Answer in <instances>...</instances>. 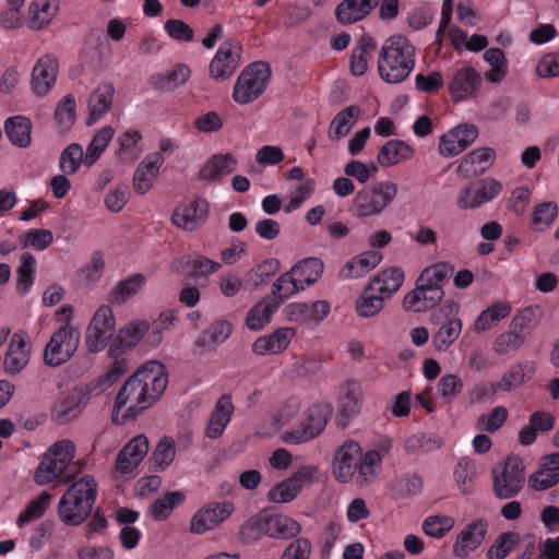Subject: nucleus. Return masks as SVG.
Wrapping results in <instances>:
<instances>
[{
    "label": "nucleus",
    "instance_id": "nucleus-9",
    "mask_svg": "<svg viewBox=\"0 0 559 559\" xmlns=\"http://www.w3.org/2000/svg\"><path fill=\"white\" fill-rule=\"evenodd\" d=\"M331 415L332 407L329 404L312 405L305 420L295 429L285 431L282 440L287 444H299L317 438L324 430Z\"/></svg>",
    "mask_w": 559,
    "mask_h": 559
},
{
    "label": "nucleus",
    "instance_id": "nucleus-47",
    "mask_svg": "<svg viewBox=\"0 0 559 559\" xmlns=\"http://www.w3.org/2000/svg\"><path fill=\"white\" fill-rule=\"evenodd\" d=\"M233 324L226 320H217L212 323L200 336L197 344L206 349H214L223 344L231 334Z\"/></svg>",
    "mask_w": 559,
    "mask_h": 559
},
{
    "label": "nucleus",
    "instance_id": "nucleus-3",
    "mask_svg": "<svg viewBox=\"0 0 559 559\" xmlns=\"http://www.w3.org/2000/svg\"><path fill=\"white\" fill-rule=\"evenodd\" d=\"M97 497L94 477L85 475L69 486L58 503L60 521L70 526L81 525L92 513Z\"/></svg>",
    "mask_w": 559,
    "mask_h": 559
},
{
    "label": "nucleus",
    "instance_id": "nucleus-56",
    "mask_svg": "<svg viewBox=\"0 0 559 559\" xmlns=\"http://www.w3.org/2000/svg\"><path fill=\"white\" fill-rule=\"evenodd\" d=\"M115 130L110 126L103 127L92 139L90 144L87 145L84 164L86 166H92L96 163V160L100 157L105 148L110 143L114 138Z\"/></svg>",
    "mask_w": 559,
    "mask_h": 559
},
{
    "label": "nucleus",
    "instance_id": "nucleus-35",
    "mask_svg": "<svg viewBox=\"0 0 559 559\" xmlns=\"http://www.w3.org/2000/svg\"><path fill=\"white\" fill-rule=\"evenodd\" d=\"M234 412L230 395L224 394L216 402L214 412L209 420L206 436L212 439L218 438L228 425Z\"/></svg>",
    "mask_w": 559,
    "mask_h": 559
},
{
    "label": "nucleus",
    "instance_id": "nucleus-48",
    "mask_svg": "<svg viewBox=\"0 0 559 559\" xmlns=\"http://www.w3.org/2000/svg\"><path fill=\"white\" fill-rule=\"evenodd\" d=\"M511 307L507 302H496L479 313L474 322L473 330L476 333H483L491 329L497 322L508 317Z\"/></svg>",
    "mask_w": 559,
    "mask_h": 559
},
{
    "label": "nucleus",
    "instance_id": "nucleus-28",
    "mask_svg": "<svg viewBox=\"0 0 559 559\" xmlns=\"http://www.w3.org/2000/svg\"><path fill=\"white\" fill-rule=\"evenodd\" d=\"M114 95L115 87L111 83H103L92 92L87 102L88 117L86 123L88 126L94 124L109 111Z\"/></svg>",
    "mask_w": 559,
    "mask_h": 559
},
{
    "label": "nucleus",
    "instance_id": "nucleus-22",
    "mask_svg": "<svg viewBox=\"0 0 559 559\" xmlns=\"http://www.w3.org/2000/svg\"><path fill=\"white\" fill-rule=\"evenodd\" d=\"M148 448V440L144 435L132 438L117 455V471L122 474L133 471L146 456Z\"/></svg>",
    "mask_w": 559,
    "mask_h": 559
},
{
    "label": "nucleus",
    "instance_id": "nucleus-18",
    "mask_svg": "<svg viewBox=\"0 0 559 559\" xmlns=\"http://www.w3.org/2000/svg\"><path fill=\"white\" fill-rule=\"evenodd\" d=\"M31 352L26 332L17 331L13 333L3 358L4 372L11 376L19 374L28 365Z\"/></svg>",
    "mask_w": 559,
    "mask_h": 559
},
{
    "label": "nucleus",
    "instance_id": "nucleus-6",
    "mask_svg": "<svg viewBox=\"0 0 559 559\" xmlns=\"http://www.w3.org/2000/svg\"><path fill=\"white\" fill-rule=\"evenodd\" d=\"M271 74V67L266 62L257 61L247 66L235 82L233 99L239 105L257 100L267 88Z\"/></svg>",
    "mask_w": 559,
    "mask_h": 559
},
{
    "label": "nucleus",
    "instance_id": "nucleus-29",
    "mask_svg": "<svg viewBox=\"0 0 559 559\" xmlns=\"http://www.w3.org/2000/svg\"><path fill=\"white\" fill-rule=\"evenodd\" d=\"M382 260L378 251H366L347 261L338 271L341 280L359 278L373 270Z\"/></svg>",
    "mask_w": 559,
    "mask_h": 559
},
{
    "label": "nucleus",
    "instance_id": "nucleus-7",
    "mask_svg": "<svg viewBox=\"0 0 559 559\" xmlns=\"http://www.w3.org/2000/svg\"><path fill=\"white\" fill-rule=\"evenodd\" d=\"M492 489L499 499L516 496L524 486L525 468L521 457L508 456L491 472Z\"/></svg>",
    "mask_w": 559,
    "mask_h": 559
},
{
    "label": "nucleus",
    "instance_id": "nucleus-23",
    "mask_svg": "<svg viewBox=\"0 0 559 559\" xmlns=\"http://www.w3.org/2000/svg\"><path fill=\"white\" fill-rule=\"evenodd\" d=\"M207 213L209 205L205 201L193 200L187 205L177 207L171 221L179 228L192 231L205 223Z\"/></svg>",
    "mask_w": 559,
    "mask_h": 559
},
{
    "label": "nucleus",
    "instance_id": "nucleus-27",
    "mask_svg": "<svg viewBox=\"0 0 559 559\" xmlns=\"http://www.w3.org/2000/svg\"><path fill=\"white\" fill-rule=\"evenodd\" d=\"M496 157V152L490 147H479L461 160L457 167V174L464 178L476 177L483 175Z\"/></svg>",
    "mask_w": 559,
    "mask_h": 559
},
{
    "label": "nucleus",
    "instance_id": "nucleus-34",
    "mask_svg": "<svg viewBox=\"0 0 559 559\" xmlns=\"http://www.w3.org/2000/svg\"><path fill=\"white\" fill-rule=\"evenodd\" d=\"M414 148L402 140H390L379 151L377 162L382 167H392L413 158Z\"/></svg>",
    "mask_w": 559,
    "mask_h": 559
},
{
    "label": "nucleus",
    "instance_id": "nucleus-43",
    "mask_svg": "<svg viewBox=\"0 0 559 559\" xmlns=\"http://www.w3.org/2000/svg\"><path fill=\"white\" fill-rule=\"evenodd\" d=\"M454 266L449 262H439L426 267L417 278L430 289L443 290V285L453 275Z\"/></svg>",
    "mask_w": 559,
    "mask_h": 559
},
{
    "label": "nucleus",
    "instance_id": "nucleus-58",
    "mask_svg": "<svg viewBox=\"0 0 559 559\" xmlns=\"http://www.w3.org/2000/svg\"><path fill=\"white\" fill-rule=\"evenodd\" d=\"M299 290H304L302 286L296 281L290 270L280 275L272 285L273 299L280 304L297 294Z\"/></svg>",
    "mask_w": 559,
    "mask_h": 559
},
{
    "label": "nucleus",
    "instance_id": "nucleus-17",
    "mask_svg": "<svg viewBox=\"0 0 559 559\" xmlns=\"http://www.w3.org/2000/svg\"><path fill=\"white\" fill-rule=\"evenodd\" d=\"M254 526L259 533L280 539L293 538L301 531L297 521L283 514H261L255 519Z\"/></svg>",
    "mask_w": 559,
    "mask_h": 559
},
{
    "label": "nucleus",
    "instance_id": "nucleus-20",
    "mask_svg": "<svg viewBox=\"0 0 559 559\" xmlns=\"http://www.w3.org/2000/svg\"><path fill=\"white\" fill-rule=\"evenodd\" d=\"M488 524L484 520H476L467 524L457 535L453 545V555L465 558L474 551L485 539Z\"/></svg>",
    "mask_w": 559,
    "mask_h": 559
},
{
    "label": "nucleus",
    "instance_id": "nucleus-41",
    "mask_svg": "<svg viewBox=\"0 0 559 559\" xmlns=\"http://www.w3.org/2000/svg\"><path fill=\"white\" fill-rule=\"evenodd\" d=\"M323 262L318 258H307L297 262L292 269L296 281L302 289L314 284L323 273Z\"/></svg>",
    "mask_w": 559,
    "mask_h": 559
},
{
    "label": "nucleus",
    "instance_id": "nucleus-1",
    "mask_svg": "<svg viewBox=\"0 0 559 559\" xmlns=\"http://www.w3.org/2000/svg\"><path fill=\"white\" fill-rule=\"evenodd\" d=\"M380 464L381 455L378 451L361 454L358 442L346 440L334 453L332 474L338 483L346 484L355 477L358 486H365L376 478Z\"/></svg>",
    "mask_w": 559,
    "mask_h": 559
},
{
    "label": "nucleus",
    "instance_id": "nucleus-60",
    "mask_svg": "<svg viewBox=\"0 0 559 559\" xmlns=\"http://www.w3.org/2000/svg\"><path fill=\"white\" fill-rule=\"evenodd\" d=\"M57 13V8L49 0H34L29 5L31 27L40 29L46 26Z\"/></svg>",
    "mask_w": 559,
    "mask_h": 559
},
{
    "label": "nucleus",
    "instance_id": "nucleus-63",
    "mask_svg": "<svg viewBox=\"0 0 559 559\" xmlns=\"http://www.w3.org/2000/svg\"><path fill=\"white\" fill-rule=\"evenodd\" d=\"M75 99L71 94L66 95L57 105L55 119L62 132L69 131L75 121Z\"/></svg>",
    "mask_w": 559,
    "mask_h": 559
},
{
    "label": "nucleus",
    "instance_id": "nucleus-19",
    "mask_svg": "<svg viewBox=\"0 0 559 559\" xmlns=\"http://www.w3.org/2000/svg\"><path fill=\"white\" fill-rule=\"evenodd\" d=\"M330 304L325 300L313 302H293L286 306L285 312L289 321L301 324L320 323L330 313Z\"/></svg>",
    "mask_w": 559,
    "mask_h": 559
},
{
    "label": "nucleus",
    "instance_id": "nucleus-26",
    "mask_svg": "<svg viewBox=\"0 0 559 559\" xmlns=\"http://www.w3.org/2000/svg\"><path fill=\"white\" fill-rule=\"evenodd\" d=\"M481 79L472 67L459 69L449 85V92L454 102L471 97L479 86Z\"/></svg>",
    "mask_w": 559,
    "mask_h": 559
},
{
    "label": "nucleus",
    "instance_id": "nucleus-30",
    "mask_svg": "<svg viewBox=\"0 0 559 559\" xmlns=\"http://www.w3.org/2000/svg\"><path fill=\"white\" fill-rule=\"evenodd\" d=\"M237 164L236 157L230 153L215 154L200 169L199 179L219 181L222 178L234 173Z\"/></svg>",
    "mask_w": 559,
    "mask_h": 559
},
{
    "label": "nucleus",
    "instance_id": "nucleus-45",
    "mask_svg": "<svg viewBox=\"0 0 559 559\" xmlns=\"http://www.w3.org/2000/svg\"><path fill=\"white\" fill-rule=\"evenodd\" d=\"M442 445V439L436 435L418 432L407 437L403 449L407 455H419L432 452Z\"/></svg>",
    "mask_w": 559,
    "mask_h": 559
},
{
    "label": "nucleus",
    "instance_id": "nucleus-16",
    "mask_svg": "<svg viewBox=\"0 0 559 559\" xmlns=\"http://www.w3.org/2000/svg\"><path fill=\"white\" fill-rule=\"evenodd\" d=\"M477 136L478 129L475 124H459L440 136L439 153L444 157L456 156L472 145Z\"/></svg>",
    "mask_w": 559,
    "mask_h": 559
},
{
    "label": "nucleus",
    "instance_id": "nucleus-42",
    "mask_svg": "<svg viewBox=\"0 0 559 559\" xmlns=\"http://www.w3.org/2000/svg\"><path fill=\"white\" fill-rule=\"evenodd\" d=\"M359 115L360 108L355 105L349 106L336 114L330 123L329 139L331 141H340L342 138H344L350 131Z\"/></svg>",
    "mask_w": 559,
    "mask_h": 559
},
{
    "label": "nucleus",
    "instance_id": "nucleus-21",
    "mask_svg": "<svg viewBox=\"0 0 559 559\" xmlns=\"http://www.w3.org/2000/svg\"><path fill=\"white\" fill-rule=\"evenodd\" d=\"M58 74V61L52 55L40 57L32 71V87L38 96L46 95L55 85Z\"/></svg>",
    "mask_w": 559,
    "mask_h": 559
},
{
    "label": "nucleus",
    "instance_id": "nucleus-46",
    "mask_svg": "<svg viewBox=\"0 0 559 559\" xmlns=\"http://www.w3.org/2000/svg\"><path fill=\"white\" fill-rule=\"evenodd\" d=\"M145 284V276L134 274L118 282L116 287L109 293L108 301L114 305H122L130 297L136 295Z\"/></svg>",
    "mask_w": 559,
    "mask_h": 559
},
{
    "label": "nucleus",
    "instance_id": "nucleus-4",
    "mask_svg": "<svg viewBox=\"0 0 559 559\" xmlns=\"http://www.w3.org/2000/svg\"><path fill=\"white\" fill-rule=\"evenodd\" d=\"M74 456L75 447L72 441L64 439L55 442L44 454L35 471L34 478L36 484L44 486L58 478L62 483L70 481L78 472L67 473Z\"/></svg>",
    "mask_w": 559,
    "mask_h": 559
},
{
    "label": "nucleus",
    "instance_id": "nucleus-62",
    "mask_svg": "<svg viewBox=\"0 0 559 559\" xmlns=\"http://www.w3.org/2000/svg\"><path fill=\"white\" fill-rule=\"evenodd\" d=\"M540 319V308L538 306H530L513 318L511 328L515 331H520L525 336L538 325Z\"/></svg>",
    "mask_w": 559,
    "mask_h": 559
},
{
    "label": "nucleus",
    "instance_id": "nucleus-32",
    "mask_svg": "<svg viewBox=\"0 0 559 559\" xmlns=\"http://www.w3.org/2000/svg\"><path fill=\"white\" fill-rule=\"evenodd\" d=\"M147 330L148 323L146 321L130 322L126 328L119 331L116 342L109 347V355L117 357L127 348L135 346Z\"/></svg>",
    "mask_w": 559,
    "mask_h": 559
},
{
    "label": "nucleus",
    "instance_id": "nucleus-40",
    "mask_svg": "<svg viewBox=\"0 0 559 559\" xmlns=\"http://www.w3.org/2000/svg\"><path fill=\"white\" fill-rule=\"evenodd\" d=\"M403 281V270L394 266L382 271L369 285L384 298L390 299L392 295L400 289Z\"/></svg>",
    "mask_w": 559,
    "mask_h": 559
},
{
    "label": "nucleus",
    "instance_id": "nucleus-53",
    "mask_svg": "<svg viewBox=\"0 0 559 559\" xmlns=\"http://www.w3.org/2000/svg\"><path fill=\"white\" fill-rule=\"evenodd\" d=\"M361 390L358 383L347 382L340 400V416L349 419L360 411Z\"/></svg>",
    "mask_w": 559,
    "mask_h": 559
},
{
    "label": "nucleus",
    "instance_id": "nucleus-38",
    "mask_svg": "<svg viewBox=\"0 0 559 559\" xmlns=\"http://www.w3.org/2000/svg\"><path fill=\"white\" fill-rule=\"evenodd\" d=\"M4 130L13 145L22 148L29 146L32 142V122L28 118L23 116L10 117L4 122Z\"/></svg>",
    "mask_w": 559,
    "mask_h": 559
},
{
    "label": "nucleus",
    "instance_id": "nucleus-15",
    "mask_svg": "<svg viewBox=\"0 0 559 559\" xmlns=\"http://www.w3.org/2000/svg\"><path fill=\"white\" fill-rule=\"evenodd\" d=\"M231 502L214 503L198 510L190 520V533L201 535L214 530L234 512Z\"/></svg>",
    "mask_w": 559,
    "mask_h": 559
},
{
    "label": "nucleus",
    "instance_id": "nucleus-59",
    "mask_svg": "<svg viewBox=\"0 0 559 559\" xmlns=\"http://www.w3.org/2000/svg\"><path fill=\"white\" fill-rule=\"evenodd\" d=\"M454 477L463 493L472 492L477 477L474 461L467 456L460 459L454 469Z\"/></svg>",
    "mask_w": 559,
    "mask_h": 559
},
{
    "label": "nucleus",
    "instance_id": "nucleus-2",
    "mask_svg": "<svg viewBox=\"0 0 559 559\" xmlns=\"http://www.w3.org/2000/svg\"><path fill=\"white\" fill-rule=\"evenodd\" d=\"M415 47L404 36L394 35L384 40L378 58L380 78L397 84L408 78L415 66Z\"/></svg>",
    "mask_w": 559,
    "mask_h": 559
},
{
    "label": "nucleus",
    "instance_id": "nucleus-61",
    "mask_svg": "<svg viewBox=\"0 0 559 559\" xmlns=\"http://www.w3.org/2000/svg\"><path fill=\"white\" fill-rule=\"evenodd\" d=\"M176 455V445L175 441L170 437H164L160 439V441L156 444L151 460L154 464L155 471H164L166 467H168L171 462L174 461Z\"/></svg>",
    "mask_w": 559,
    "mask_h": 559
},
{
    "label": "nucleus",
    "instance_id": "nucleus-33",
    "mask_svg": "<svg viewBox=\"0 0 559 559\" xmlns=\"http://www.w3.org/2000/svg\"><path fill=\"white\" fill-rule=\"evenodd\" d=\"M294 334L293 329L281 328L271 335L257 338L252 344V350L258 355L278 354L289 345Z\"/></svg>",
    "mask_w": 559,
    "mask_h": 559
},
{
    "label": "nucleus",
    "instance_id": "nucleus-52",
    "mask_svg": "<svg viewBox=\"0 0 559 559\" xmlns=\"http://www.w3.org/2000/svg\"><path fill=\"white\" fill-rule=\"evenodd\" d=\"M182 491L166 492L162 498L156 499L150 507V513L155 521H165L173 510L185 501Z\"/></svg>",
    "mask_w": 559,
    "mask_h": 559
},
{
    "label": "nucleus",
    "instance_id": "nucleus-49",
    "mask_svg": "<svg viewBox=\"0 0 559 559\" xmlns=\"http://www.w3.org/2000/svg\"><path fill=\"white\" fill-rule=\"evenodd\" d=\"M385 300L388 299L368 285L356 301V312L362 318L374 317L383 309Z\"/></svg>",
    "mask_w": 559,
    "mask_h": 559
},
{
    "label": "nucleus",
    "instance_id": "nucleus-54",
    "mask_svg": "<svg viewBox=\"0 0 559 559\" xmlns=\"http://www.w3.org/2000/svg\"><path fill=\"white\" fill-rule=\"evenodd\" d=\"M80 413V405L73 396H60L51 407V418L59 425L70 423L72 419L76 418Z\"/></svg>",
    "mask_w": 559,
    "mask_h": 559
},
{
    "label": "nucleus",
    "instance_id": "nucleus-64",
    "mask_svg": "<svg viewBox=\"0 0 559 559\" xmlns=\"http://www.w3.org/2000/svg\"><path fill=\"white\" fill-rule=\"evenodd\" d=\"M84 156L85 154L83 153V148L80 144H70L60 155L59 166L61 171L66 175L75 174L79 170L80 165L84 163Z\"/></svg>",
    "mask_w": 559,
    "mask_h": 559
},
{
    "label": "nucleus",
    "instance_id": "nucleus-37",
    "mask_svg": "<svg viewBox=\"0 0 559 559\" xmlns=\"http://www.w3.org/2000/svg\"><path fill=\"white\" fill-rule=\"evenodd\" d=\"M280 307V302L271 297H265L257 302L248 312L246 325L248 329L259 331L271 321L273 313Z\"/></svg>",
    "mask_w": 559,
    "mask_h": 559
},
{
    "label": "nucleus",
    "instance_id": "nucleus-8",
    "mask_svg": "<svg viewBox=\"0 0 559 559\" xmlns=\"http://www.w3.org/2000/svg\"><path fill=\"white\" fill-rule=\"evenodd\" d=\"M80 332L71 324L60 326L50 337L44 349V361L49 367L66 364L76 352Z\"/></svg>",
    "mask_w": 559,
    "mask_h": 559
},
{
    "label": "nucleus",
    "instance_id": "nucleus-44",
    "mask_svg": "<svg viewBox=\"0 0 559 559\" xmlns=\"http://www.w3.org/2000/svg\"><path fill=\"white\" fill-rule=\"evenodd\" d=\"M534 372L535 368L531 364H516L503 372L500 381L497 383L499 390L511 392L524 384L526 380L531 379Z\"/></svg>",
    "mask_w": 559,
    "mask_h": 559
},
{
    "label": "nucleus",
    "instance_id": "nucleus-5",
    "mask_svg": "<svg viewBox=\"0 0 559 559\" xmlns=\"http://www.w3.org/2000/svg\"><path fill=\"white\" fill-rule=\"evenodd\" d=\"M397 185L380 181L365 187L353 199L352 212L357 218L380 215L396 198Z\"/></svg>",
    "mask_w": 559,
    "mask_h": 559
},
{
    "label": "nucleus",
    "instance_id": "nucleus-51",
    "mask_svg": "<svg viewBox=\"0 0 559 559\" xmlns=\"http://www.w3.org/2000/svg\"><path fill=\"white\" fill-rule=\"evenodd\" d=\"M376 43L371 38H362L360 44L352 50L350 71L354 75L360 76L368 70V62L372 58Z\"/></svg>",
    "mask_w": 559,
    "mask_h": 559
},
{
    "label": "nucleus",
    "instance_id": "nucleus-25",
    "mask_svg": "<svg viewBox=\"0 0 559 559\" xmlns=\"http://www.w3.org/2000/svg\"><path fill=\"white\" fill-rule=\"evenodd\" d=\"M164 164V156L160 152L146 155L138 165L133 175V189L139 194H145L157 178L159 168Z\"/></svg>",
    "mask_w": 559,
    "mask_h": 559
},
{
    "label": "nucleus",
    "instance_id": "nucleus-36",
    "mask_svg": "<svg viewBox=\"0 0 559 559\" xmlns=\"http://www.w3.org/2000/svg\"><path fill=\"white\" fill-rule=\"evenodd\" d=\"M555 418L550 413L537 411L530 417V424L524 426L519 432V442L522 445H531L538 431L546 432L554 428Z\"/></svg>",
    "mask_w": 559,
    "mask_h": 559
},
{
    "label": "nucleus",
    "instance_id": "nucleus-12",
    "mask_svg": "<svg viewBox=\"0 0 559 559\" xmlns=\"http://www.w3.org/2000/svg\"><path fill=\"white\" fill-rule=\"evenodd\" d=\"M502 191V183L493 178H485L469 183L459 192L456 204L461 210H474L490 202Z\"/></svg>",
    "mask_w": 559,
    "mask_h": 559
},
{
    "label": "nucleus",
    "instance_id": "nucleus-31",
    "mask_svg": "<svg viewBox=\"0 0 559 559\" xmlns=\"http://www.w3.org/2000/svg\"><path fill=\"white\" fill-rule=\"evenodd\" d=\"M380 0H343L335 9V17L343 25L353 24L366 17Z\"/></svg>",
    "mask_w": 559,
    "mask_h": 559
},
{
    "label": "nucleus",
    "instance_id": "nucleus-13",
    "mask_svg": "<svg viewBox=\"0 0 559 559\" xmlns=\"http://www.w3.org/2000/svg\"><path fill=\"white\" fill-rule=\"evenodd\" d=\"M115 331V318L110 307L100 306L86 330L85 343L90 352L106 347Z\"/></svg>",
    "mask_w": 559,
    "mask_h": 559
},
{
    "label": "nucleus",
    "instance_id": "nucleus-11",
    "mask_svg": "<svg viewBox=\"0 0 559 559\" xmlns=\"http://www.w3.org/2000/svg\"><path fill=\"white\" fill-rule=\"evenodd\" d=\"M132 377L139 384L150 406L162 396L168 384L166 368L157 360L145 362L136 369Z\"/></svg>",
    "mask_w": 559,
    "mask_h": 559
},
{
    "label": "nucleus",
    "instance_id": "nucleus-57",
    "mask_svg": "<svg viewBox=\"0 0 559 559\" xmlns=\"http://www.w3.org/2000/svg\"><path fill=\"white\" fill-rule=\"evenodd\" d=\"M51 499L52 496L48 491H43L37 498L31 500L17 518V526L22 527L28 522L40 519L48 509Z\"/></svg>",
    "mask_w": 559,
    "mask_h": 559
},
{
    "label": "nucleus",
    "instance_id": "nucleus-39",
    "mask_svg": "<svg viewBox=\"0 0 559 559\" xmlns=\"http://www.w3.org/2000/svg\"><path fill=\"white\" fill-rule=\"evenodd\" d=\"M191 74L187 64L179 63L165 74H154L151 76V84L159 91H174L185 84Z\"/></svg>",
    "mask_w": 559,
    "mask_h": 559
},
{
    "label": "nucleus",
    "instance_id": "nucleus-14",
    "mask_svg": "<svg viewBox=\"0 0 559 559\" xmlns=\"http://www.w3.org/2000/svg\"><path fill=\"white\" fill-rule=\"evenodd\" d=\"M241 48L235 40L228 39L221 44L210 62L209 73L215 81H225L234 75L240 60Z\"/></svg>",
    "mask_w": 559,
    "mask_h": 559
},
{
    "label": "nucleus",
    "instance_id": "nucleus-55",
    "mask_svg": "<svg viewBox=\"0 0 559 559\" xmlns=\"http://www.w3.org/2000/svg\"><path fill=\"white\" fill-rule=\"evenodd\" d=\"M462 331V321L459 318L447 319L435 333L432 341L437 350L443 352L450 347Z\"/></svg>",
    "mask_w": 559,
    "mask_h": 559
},
{
    "label": "nucleus",
    "instance_id": "nucleus-50",
    "mask_svg": "<svg viewBox=\"0 0 559 559\" xmlns=\"http://www.w3.org/2000/svg\"><path fill=\"white\" fill-rule=\"evenodd\" d=\"M280 261L277 259H266L259 264L252 266L247 275L246 283L247 285L255 289L269 282V280L278 272L280 270Z\"/></svg>",
    "mask_w": 559,
    "mask_h": 559
},
{
    "label": "nucleus",
    "instance_id": "nucleus-10",
    "mask_svg": "<svg viewBox=\"0 0 559 559\" xmlns=\"http://www.w3.org/2000/svg\"><path fill=\"white\" fill-rule=\"evenodd\" d=\"M150 407L139 384L131 376L116 395L112 420L117 424H122L126 419H134L139 414Z\"/></svg>",
    "mask_w": 559,
    "mask_h": 559
},
{
    "label": "nucleus",
    "instance_id": "nucleus-24",
    "mask_svg": "<svg viewBox=\"0 0 559 559\" xmlns=\"http://www.w3.org/2000/svg\"><path fill=\"white\" fill-rule=\"evenodd\" d=\"M443 297V290L430 289L417 280L415 289L405 295L403 308L407 311L424 312L435 308Z\"/></svg>",
    "mask_w": 559,
    "mask_h": 559
}]
</instances>
